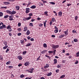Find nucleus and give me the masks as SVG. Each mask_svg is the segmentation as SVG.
Here are the masks:
<instances>
[{
  "label": "nucleus",
  "instance_id": "f257e3e1",
  "mask_svg": "<svg viewBox=\"0 0 79 79\" xmlns=\"http://www.w3.org/2000/svg\"><path fill=\"white\" fill-rule=\"evenodd\" d=\"M56 49H54L53 51H49L48 52V53L49 54H51V53H53V55H55V53L56 52Z\"/></svg>",
  "mask_w": 79,
  "mask_h": 79
},
{
  "label": "nucleus",
  "instance_id": "f03ea898",
  "mask_svg": "<svg viewBox=\"0 0 79 79\" xmlns=\"http://www.w3.org/2000/svg\"><path fill=\"white\" fill-rule=\"evenodd\" d=\"M7 29H8L9 32H11L12 31V29H11V26L9 25L6 27Z\"/></svg>",
  "mask_w": 79,
  "mask_h": 79
},
{
  "label": "nucleus",
  "instance_id": "7ed1b4c3",
  "mask_svg": "<svg viewBox=\"0 0 79 79\" xmlns=\"http://www.w3.org/2000/svg\"><path fill=\"white\" fill-rule=\"evenodd\" d=\"M52 48H54V49H56V48H59V45H53L52 46Z\"/></svg>",
  "mask_w": 79,
  "mask_h": 79
},
{
  "label": "nucleus",
  "instance_id": "20e7f679",
  "mask_svg": "<svg viewBox=\"0 0 79 79\" xmlns=\"http://www.w3.org/2000/svg\"><path fill=\"white\" fill-rule=\"evenodd\" d=\"M30 64V62L27 61L26 62L24 63V65L26 66H29V64Z\"/></svg>",
  "mask_w": 79,
  "mask_h": 79
},
{
  "label": "nucleus",
  "instance_id": "39448f33",
  "mask_svg": "<svg viewBox=\"0 0 79 79\" xmlns=\"http://www.w3.org/2000/svg\"><path fill=\"white\" fill-rule=\"evenodd\" d=\"M54 28L56 29L54 30V32H55V33H57V32H58V28L56 26H55Z\"/></svg>",
  "mask_w": 79,
  "mask_h": 79
},
{
  "label": "nucleus",
  "instance_id": "423d86ee",
  "mask_svg": "<svg viewBox=\"0 0 79 79\" xmlns=\"http://www.w3.org/2000/svg\"><path fill=\"white\" fill-rule=\"evenodd\" d=\"M26 11H25L26 13V14H27V13H29V12L30 11L29 10H30V9L29 8H27L26 9Z\"/></svg>",
  "mask_w": 79,
  "mask_h": 79
},
{
  "label": "nucleus",
  "instance_id": "0eeeda50",
  "mask_svg": "<svg viewBox=\"0 0 79 79\" xmlns=\"http://www.w3.org/2000/svg\"><path fill=\"white\" fill-rule=\"evenodd\" d=\"M31 18V16H29V17L28 18H25L24 19H23V20L24 21H26V20H29Z\"/></svg>",
  "mask_w": 79,
  "mask_h": 79
},
{
  "label": "nucleus",
  "instance_id": "6e6552de",
  "mask_svg": "<svg viewBox=\"0 0 79 79\" xmlns=\"http://www.w3.org/2000/svg\"><path fill=\"white\" fill-rule=\"evenodd\" d=\"M6 28V25H4L2 26H0V29H4Z\"/></svg>",
  "mask_w": 79,
  "mask_h": 79
},
{
  "label": "nucleus",
  "instance_id": "1a4fd4ad",
  "mask_svg": "<svg viewBox=\"0 0 79 79\" xmlns=\"http://www.w3.org/2000/svg\"><path fill=\"white\" fill-rule=\"evenodd\" d=\"M47 52V50H44L41 52V53H42V54H45V53H46Z\"/></svg>",
  "mask_w": 79,
  "mask_h": 79
},
{
  "label": "nucleus",
  "instance_id": "9d476101",
  "mask_svg": "<svg viewBox=\"0 0 79 79\" xmlns=\"http://www.w3.org/2000/svg\"><path fill=\"white\" fill-rule=\"evenodd\" d=\"M16 13V12L15 11L13 10L12 11H11L10 15H15Z\"/></svg>",
  "mask_w": 79,
  "mask_h": 79
},
{
  "label": "nucleus",
  "instance_id": "9b49d317",
  "mask_svg": "<svg viewBox=\"0 0 79 79\" xmlns=\"http://www.w3.org/2000/svg\"><path fill=\"white\" fill-rule=\"evenodd\" d=\"M9 20L10 21H12V20H13V17L12 15H10L9 16Z\"/></svg>",
  "mask_w": 79,
  "mask_h": 79
},
{
  "label": "nucleus",
  "instance_id": "f8f14e48",
  "mask_svg": "<svg viewBox=\"0 0 79 79\" xmlns=\"http://www.w3.org/2000/svg\"><path fill=\"white\" fill-rule=\"evenodd\" d=\"M65 35L64 34L61 35L59 36V37L60 38V39H61V38H63V37H64V36Z\"/></svg>",
  "mask_w": 79,
  "mask_h": 79
},
{
  "label": "nucleus",
  "instance_id": "ddd939ff",
  "mask_svg": "<svg viewBox=\"0 0 79 79\" xmlns=\"http://www.w3.org/2000/svg\"><path fill=\"white\" fill-rule=\"evenodd\" d=\"M48 67H49V65L48 64H46L45 66H44V68H45V69H46V68H48Z\"/></svg>",
  "mask_w": 79,
  "mask_h": 79
},
{
  "label": "nucleus",
  "instance_id": "4468645a",
  "mask_svg": "<svg viewBox=\"0 0 79 79\" xmlns=\"http://www.w3.org/2000/svg\"><path fill=\"white\" fill-rule=\"evenodd\" d=\"M54 62V64H56L57 63V60L56 59H55L54 60H53Z\"/></svg>",
  "mask_w": 79,
  "mask_h": 79
},
{
  "label": "nucleus",
  "instance_id": "2eb2a0df",
  "mask_svg": "<svg viewBox=\"0 0 79 79\" xmlns=\"http://www.w3.org/2000/svg\"><path fill=\"white\" fill-rule=\"evenodd\" d=\"M30 32L29 30H28L27 32L26 35H29L30 34Z\"/></svg>",
  "mask_w": 79,
  "mask_h": 79
},
{
  "label": "nucleus",
  "instance_id": "dca6fc26",
  "mask_svg": "<svg viewBox=\"0 0 79 79\" xmlns=\"http://www.w3.org/2000/svg\"><path fill=\"white\" fill-rule=\"evenodd\" d=\"M36 8V6L35 5L32 6H31L30 7L31 8H32V9H34Z\"/></svg>",
  "mask_w": 79,
  "mask_h": 79
},
{
  "label": "nucleus",
  "instance_id": "f3484780",
  "mask_svg": "<svg viewBox=\"0 0 79 79\" xmlns=\"http://www.w3.org/2000/svg\"><path fill=\"white\" fill-rule=\"evenodd\" d=\"M18 58L20 60H22V59H23V57L21 56H18Z\"/></svg>",
  "mask_w": 79,
  "mask_h": 79
},
{
  "label": "nucleus",
  "instance_id": "a211bd4d",
  "mask_svg": "<svg viewBox=\"0 0 79 79\" xmlns=\"http://www.w3.org/2000/svg\"><path fill=\"white\" fill-rule=\"evenodd\" d=\"M65 76H66L65 75H63L60 77V79H62L63 78H64V77H65Z\"/></svg>",
  "mask_w": 79,
  "mask_h": 79
},
{
  "label": "nucleus",
  "instance_id": "6ab92c4d",
  "mask_svg": "<svg viewBox=\"0 0 79 79\" xmlns=\"http://www.w3.org/2000/svg\"><path fill=\"white\" fill-rule=\"evenodd\" d=\"M2 43L5 45V46H6V45H7V42L6 41H4V42H2Z\"/></svg>",
  "mask_w": 79,
  "mask_h": 79
},
{
  "label": "nucleus",
  "instance_id": "aec40b11",
  "mask_svg": "<svg viewBox=\"0 0 79 79\" xmlns=\"http://www.w3.org/2000/svg\"><path fill=\"white\" fill-rule=\"evenodd\" d=\"M15 8L17 10H19V6H16L15 7Z\"/></svg>",
  "mask_w": 79,
  "mask_h": 79
},
{
  "label": "nucleus",
  "instance_id": "412c9836",
  "mask_svg": "<svg viewBox=\"0 0 79 79\" xmlns=\"http://www.w3.org/2000/svg\"><path fill=\"white\" fill-rule=\"evenodd\" d=\"M59 16H61V15H62V12L61 11L59 12L58 13Z\"/></svg>",
  "mask_w": 79,
  "mask_h": 79
},
{
  "label": "nucleus",
  "instance_id": "4be33fe9",
  "mask_svg": "<svg viewBox=\"0 0 79 79\" xmlns=\"http://www.w3.org/2000/svg\"><path fill=\"white\" fill-rule=\"evenodd\" d=\"M27 27H25L24 29V32H25V31H27Z\"/></svg>",
  "mask_w": 79,
  "mask_h": 79
},
{
  "label": "nucleus",
  "instance_id": "5701e85b",
  "mask_svg": "<svg viewBox=\"0 0 79 79\" xmlns=\"http://www.w3.org/2000/svg\"><path fill=\"white\" fill-rule=\"evenodd\" d=\"M43 47L44 48H47V45L46 44L44 43L43 44Z\"/></svg>",
  "mask_w": 79,
  "mask_h": 79
},
{
  "label": "nucleus",
  "instance_id": "b1692460",
  "mask_svg": "<svg viewBox=\"0 0 79 79\" xmlns=\"http://www.w3.org/2000/svg\"><path fill=\"white\" fill-rule=\"evenodd\" d=\"M3 3H4L5 5H8L10 3L9 2H4Z\"/></svg>",
  "mask_w": 79,
  "mask_h": 79
},
{
  "label": "nucleus",
  "instance_id": "393cba45",
  "mask_svg": "<svg viewBox=\"0 0 79 79\" xmlns=\"http://www.w3.org/2000/svg\"><path fill=\"white\" fill-rule=\"evenodd\" d=\"M31 45H32V44L29 43L26 45V47H29V46H31Z\"/></svg>",
  "mask_w": 79,
  "mask_h": 79
},
{
  "label": "nucleus",
  "instance_id": "a878e982",
  "mask_svg": "<svg viewBox=\"0 0 79 79\" xmlns=\"http://www.w3.org/2000/svg\"><path fill=\"white\" fill-rule=\"evenodd\" d=\"M8 47V46H4L3 47V49H4V50H6Z\"/></svg>",
  "mask_w": 79,
  "mask_h": 79
},
{
  "label": "nucleus",
  "instance_id": "bb28decb",
  "mask_svg": "<svg viewBox=\"0 0 79 79\" xmlns=\"http://www.w3.org/2000/svg\"><path fill=\"white\" fill-rule=\"evenodd\" d=\"M6 13H9V14L11 15V11L7 10H6Z\"/></svg>",
  "mask_w": 79,
  "mask_h": 79
},
{
  "label": "nucleus",
  "instance_id": "cd10ccee",
  "mask_svg": "<svg viewBox=\"0 0 79 79\" xmlns=\"http://www.w3.org/2000/svg\"><path fill=\"white\" fill-rule=\"evenodd\" d=\"M25 77V75L22 74L20 76V78H23V77Z\"/></svg>",
  "mask_w": 79,
  "mask_h": 79
},
{
  "label": "nucleus",
  "instance_id": "c85d7f7f",
  "mask_svg": "<svg viewBox=\"0 0 79 79\" xmlns=\"http://www.w3.org/2000/svg\"><path fill=\"white\" fill-rule=\"evenodd\" d=\"M47 22V20H45L44 22V27H46V23Z\"/></svg>",
  "mask_w": 79,
  "mask_h": 79
},
{
  "label": "nucleus",
  "instance_id": "c756f323",
  "mask_svg": "<svg viewBox=\"0 0 79 79\" xmlns=\"http://www.w3.org/2000/svg\"><path fill=\"white\" fill-rule=\"evenodd\" d=\"M52 72H50L49 73H48L47 74V76H50L52 74Z\"/></svg>",
  "mask_w": 79,
  "mask_h": 79
},
{
  "label": "nucleus",
  "instance_id": "7c9ffc66",
  "mask_svg": "<svg viewBox=\"0 0 79 79\" xmlns=\"http://www.w3.org/2000/svg\"><path fill=\"white\" fill-rule=\"evenodd\" d=\"M44 14L46 16H48V12L45 11L44 12Z\"/></svg>",
  "mask_w": 79,
  "mask_h": 79
},
{
  "label": "nucleus",
  "instance_id": "2f4dec72",
  "mask_svg": "<svg viewBox=\"0 0 79 79\" xmlns=\"http://www.w3.org/2000/svg\"><path fill=\"white\" fill-rule=\"evenodd\" d=\"M30 26H31V27H33V25L32 23H30L29 24Z\"/></svg>",
  "mask_w": 79,
  "mask_h": 79
},
{
  "label": "nucleus",
  "instance_id": "473e14b6",
  "mask_svg": "<svg viewBox=\"0 0 79 79\" xmlns=\"http://www.w3.org/2000/svg\"><path fill=\"white\" fill-rule=\"evenodd\" d=\"M73 41L75 42H78V40L75 39L73 40Z\"/></svg>",
  "mask_w": 79,
  "mask_h": 79
},
{
  "label": "nucleus",
  "instance_id": "72a5a7b5",
  "mask_svg": "<svg viewBox=\"0 0 79 79\" xmlns=\"http://www.w3.org/2000/svg\"><path fill=\"white\" fill-rule=\"evenodd\" d=\"M43 3L44 4V5L45 6V3H47V1H44L43 2Z\"/></svg>",
  "mask_w": 79,
  "mask_h": 79
},
{
  "label": "nucleus",
  "instance_id": "f704fd0d",
  "mask_svg": "<svg viewBox=\"0 0 79 79\" xmlns=\"http://www.w3.org/2000/svg\"><path fill=\"white\" fill-rule=\"evenodd\" d=\"M43 24L42 23H40L38 25V26H39V27H42V26H43Z\"/></svg>",
  "mask_w": 79,
  "mask_h": 79
},
{
  "label": "nucleus",
  "instance_id": "c9c22d12",
  "mask_svg": "<svg viewBox=\"0 0 79 79\" xmlns=\"http://www.w3.org/2000/svg\"><path fill=\"white\" fill-rule=\"evenodd\" d=\"M8 68L9 69H13V66H10L8 67Z\"/></svg>",
  "mask_w": 79,
  "mask_h": 79
},
{
  "label": "nucleus",
  "instance_id": "e433bc0d",
  "mask_svg": "<svg viewBox=\"0 0 79 79\" xmlns=\"http://www.w3.org/2000/svg\"><path fill=\"white\" fill-rule=\"evenodd\" d=\"M11 63V61H9L7 63H6V64H9Z\"/></svg>",
  "mask_w": 79,
  "mask_h": 79
},
{
  "label": "nucleus",
  "instance_id": "4c0bfd02",
  "mask_svg": "<svg viewBox=\"0 0 79 79\" xmlns=\"http://www.w3.org/2000/svg\"><path fill=\"white\" fill-rule=\"evenodd\" d=\"M49 3L52 4V5H55V2H49Z\"/></svg>",
  "mask_w": 79,
  "mask_h": 79
},
{
  "label": "nucleus",
  "instance_id": "58836bf2",
  "mask_svg": "<svg viewBox=\"0 0 79 79\" xmlns=\"http://www.w3.org/2000/svg\"><path fill=\"white\" fill-rule=\"evenodd\" d=\"M8 15H5L4 17V18H5V19H6V18H8Z\"/></svg>",
  "mask_w": 79,
  "mask_h": 79
},
{
  "label": "nucleus",
  "instance_id": "ea45409f",
  "mask_svg": "<svg viewBox=\"0 0 79 79\" xmlns=\"http://www.w3.org/2000/svg\"><path fill=\"white\" fill-rule=\"evenodd\" d=\"M39 3H40L39 5L40 6H43V5H44L43 3L42 2Z\"/></svg>",
  "mask_w": 79,
  "mask_h": 79
},
{
  "label": "nucleus",
  "instance_id": "a19ab883",
  "mask_svg": "<svg viewBox=\"0 0 79 79\" xmlns=\"http://www.w3.org/2000/svg\"><path fill=\"white\" fill-rule=\"evenodd\" d=\"M57 68H61V66L58 65L57 66Z\"/></svg>",
  "mask_w": 79,
  "mask_h": 79
},
{
  "label": "nucleus",
  "instance_id": "79ce46f5",
  "mask_svg": "<svg viewBox=\"0 0 79 79\" xmlns=\"http://www.w3.org/2000/svg\"><path fill=\"white\" fill-rule=\"evenodd\" d=\"M3 13L2 12H0V16H3Z\"/></svg>",
  "mask_w": 79,
  "mask_h": 79
},
{
  "label": "nucleus",
  "instance_id": "37998d69",
  "mask_svg": "<svg viewBox=\"0 0 79 79\" xmlns=\"http://www.w3.org/2000/svg\"><path fill=\"white\" fill-rule=\"evenodd\" d=\"M17 35L18 36H20V35H22V34L21 33H19Z\"/></svg>",
  "mask_w": 79,
  "mask_h": 79
},
{
  "label": "nucleus",
  "instance_id": "c03bdc74",
  "mask_svg": "<svg viewBox=\"0 0 79 79\" xmlns=\"http://www.w3.org/2000/svg\"><path fill=\"white\" fill-rule=\"evenodd\" d=\"M26 53H27V51H24L23 52V55H25L26 54Z\"/></svg>",
  "mask_w": 79,
  "mask_h": 79
},
{
  "label": "nucleus",
  "instance_id": "a18cd8bd",
  "mask_svg": "<svg viewBox=\"0 0 79 79\" xmlns=\"http://www.w3.org/2000/svg\"><path fill=\"white\" fill-rule=\"evenodd\" d=\"M55 19L54 18H52V22H54L55 21Z\"/></svg>",
  "mask_w": 79,
  "mask_h": 79
},
{
  "label": "nucleus",
  "instance_id": "49530a36",
  "mask_svg": "<svg viewBox=\"0 0 79 79\" xmlns=\"http://www.w3.org/2000/svg\"><path fill=\"white\" fill-rule=\"evenodd\" d=\"M28 15L29 16H32V13H30Z\"/></svg>",
  "mask_w": 79,
  "mask_h": 79
},
{
  "label": "nucleus",
  "instance_id": "de8ad7c7",
  "mask_svg": "<svg viewBox=\"0 0 79 79\" xmlns=\"http://www.w3.org/2000/svg\"><path fill=\"white\" fill-rule=\"evenodd\" d=\"M21 23H18V26H19V27L20 26H21Z\"/></svg>",
  "mask_w": 79,
  "mask_h": 79
},
{
  "label": "nucleus",
  "instance_id": "09e8293b",
  "mask_svg": "<svg viewBox=\"0 0 79 79\" xmlns=\"http://www.w3.org/2000/svg\"><path fill=\"white\" fill-rule=\"evenodd\" d=\"M64 34H65V35H68V32H67V31H65Z\"/></svg>",
  "mask_w": 79,
  "mask_h": 79
},
{
  "label": "nucleus",
  "instance_id": "8fccbe9b",
  "mask_svg": "<svg viewBox=\"0 0 79 79\" xmlns=\"http://www.w3.org/2000/svg\"><path fill=\"white\" fill-rule=\"evenodd\" d=\"M59 71H60V70L58 69L56 70V73H58Z\"/></svg>",
  "mask_w": 79,
  "mask_h": 79
},
{
  "label": "nucleus",
  "instance_id": "3c124183",
  "mask_svg": "<svg viewBox=\"0 0 79 79\" xmlns=\"http://www.w3.org/2000/svg\"><path fill=\"white\" fill-rule=\"evenodd\" d=\"M78 18V17L77 16H76L75 17V20H77V19Z\"/></svg>",
  "mask_w": 79,
  "mask_h": 79
},
{
  "label": "nucleus",
  "instance_id": "603ef678",
  "mask_svg": "<svg viewBox=\"0 0 79 79\" xmlns=\"http://www.w3.org/2000/svg\"><path fill=\"white\" fill-rule=\"evenodd\" d=\"M72 32H73V33H76V31H74V30H73L72 31Z\"/></svg>",
  "mask_w": 79,
  "mask_h": 79
},
{
  "label": "nucleus",
  "instance_id": "864d4df0",
  "mask_svg": "<svg viewBox=\"0 0 79 79\" xmlns=\"http://www.w3.org/2000/svg\"><path fill=\"white\" fill-rule=\"evenodd\" d=\"M32 78V77H26L25 79H31Z\"/></svg>",
  "mask_w": 79,
  "mask_h": 79
},
{
  "label": "nucleus",
  "instance_id": "5fc2aeb1",
  "mask_svg": "<svg viewBox=\"0 0 79 79\" xmlns=\"http://www.w3.org/2000/svg\"><path fill=\"white\" fill-rule=\"evenodd\" d=\"M10 51V49H8V48L6 49V53H7V52H8V51Z\"/></svg>",
  "mask_w": 79,
  "mask_h": 79
},
{
  "label": "nucleus",
  "instance_id": "6e6d98bb",
  "mask_svg": "<svg viewBox=\"0 0 79 79\" xmlns=\"http://www.w3.org/2000/svg\"><path fill=\"white\" fill-rule=\"evenodd\" d=\"M9 35L10 36H12V34H11V32H10L9 33Z\"/></svg>",
  "mask_w": 79,
  "mask_h": 79
},
{
  "label": "nucleus",
  "instance_id": "4d7b16f0",
  "mask_svg": "<svg viewBox=\"0 0 79 79\" xmlns=\"http://www.w3.org/2000/svg\"><path fill=\"white\" fill-rule=\"evenodd\" d=\"M79 63V62L78 61H77L74 64H78V63Z\"/></svg>",
  "mask_w": 79,
  "mask_h": 79
},
{
  "label": "nucleus",
  "instance_id": "13d9d810",
  "mask_svg": "<svg viewBox=\"0 0 79 79\" xmlns=\"http://www.w3.org/2000/svg\"><path fill=\"white\" fill-rule=\"evenodd\" d=\"M30 4H31V2L28 3V4H27V7H28V6L30 5Z\"/></svg>",
  "mask_w": 79,
  "mask_h": 79
},
{
  "label": "nucleus",
  "instance_id": "bf43d9fd",
  "mask_svg": "<svg viewBox=\"0 0 79 79\" xmlns=\"http://www.w3.org/2000/svg\"><path fill=\"white\" fill-rule=\"evenodd\" d=\"M30 40H31V41H34V39L33 38H31L30 39Z\"/></svg>",
  "mask_w": 79,
  "mask_h": 79
},
{
  "label": "nucleus",
  "instance_id": "052dcab7",
  "mask_svg": "<svg viewBox=\"0 0 79 79\" xmlns=\"http://www.w3.org/2000/svg\"><path fill=\"white\" fill-rule=\"evenodd\" d=\"M72 5V4H68L67 5V6H70Z\"/></svg>",
  "mask_w": 79,
  "mask_h": 79
},
{
  "label": "nucleus",
  "instance_id": "680f3d73",
  "mask_svg": "<svg viewBox=\"0 0 79 79\" xmlns=\"http://www.w3.org/2000/svg\"><path fill=\"white\" fill-rule=\"evenodd\" d=\"M17 30L18 31H21V29L20 28H19L17 29Z\"/></svg>",
  "mask_w": 79,
  "mask_h": 79
},
{
  "label": "nucleus",
  "instance_id": "e2e57ef3",
  "mask_svg": "<svg viewBox=\"0 0 79 79\" xmlns=\"http://www.w3.org/2000/svg\"><path fill=\"white\" fill-rule=\"evenodd\" d=\"M68 48H69V47H72V46H73V45H68Z\"/></svg>",
  "mask_w": 79,
  "mask_h": 79
},
{
  "label": "nucleus",
  "instance_id": "0e129e2a",
  "mask_svg": "<svg viewBox=\"0 0 79 79\" xmlns=\"http://www.w3.org/2000/svg\"><path fill=\"white\" fill-rule=\"evenodd\" d=\"M0 60H3V57H2V56H0Z\"/></svg>",
  "mask_w": 79,
  "mask_h": 79
},
{
  "label": "nucleus",
  "instance_id": "69168bd1",
  "mask_svg": "<svg viewBox=\"0 0 79 79\" xmlns=\"http://www.w3.org/2000/svg\"><path fill=\"white\" fill-rule=\"evenodd\" d=\"M21 43L22 44H24V40H21Z\"/></svg>",
  "mask_w": 79,
  "mask_h": 79
},
{
  "label": "nucleus",
  "instance_id": "338daca9",
  "mask_svg": "<svg viewBox=\"0 0 79 79\" xmlns=\"http://www.w3.org/2000/svg\"><path fill=\"white\" fill-rule=\"evenodd\" d=\"M52 21H50V26H51V25H52Z\"/></svg>",
  "mask_w": 79,
  "mask_h": 79
},
{
  "label": "nucleus",
  "instance_id": "774afa93",
  "mask_svg": "<svg viewBox=\"0 0 79 79\" xmlns=\"http://www.w3.org/2000/svg\"><path fill=\"white\" fill-rule=\"evenodd\" d=\"M40 79H45L44 77H41Z\"/></svg>",
  "mask_w": 79,
  "mask_h": 79
}]
</instances>
